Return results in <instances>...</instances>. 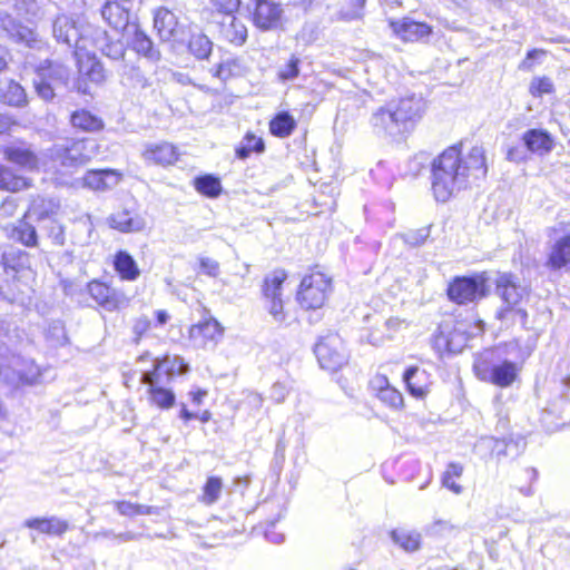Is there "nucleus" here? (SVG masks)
<instances>
[{
	"instance_id": "1",
	"label": "nucleus",
	"mask_w": 570,
	"mask_h": 570,
	"mask_svg": "<svg viewBox=\"0 0 570 570\" xmlns=\"http://www.w3.org/2000/svg\"><path fill=\"white\" fill-rule=\"evenodd\" d=\"M488 167L484 149L471 148L465 157L458 147L445 149L432 164V190L438 202H446L456 191L465 188L470 179L485 177Z\"/></svg>"
},
{
	"instance_id": "2",
	"label": "nucleus",
	"mask_w": 570,
	"mask_h": 570,
	"mask_svg": "<svg viewBox=\"0 0 570 570\" xmlns=\"http://www.w3.org/2000/svg\"><path fill=\"white\" fill-rule=\"evenodd\" d=\"M97 144L91 139L76 140L70 144L55 145L45 151L48 165L45 171L61 175L72 174L86 165L96 155Z\"/></svg>"
},
{
	"instance_id": "3",
	"label": "nucleus",
	"mask_w": 570,
	"mask_h": 570,
	"mask_svg": "<svg viewBox=\"0 0 570 570\" xmlns=\"http://www.w3.org/2000/svg\"><path fill=\"white\" fill-rule=\"evenodd\" d=\"M473 372L479 380L504 389L517 380L519 367L511 361H501L495 350H484L475 355Z\"/></svg>"
},
{
	"instance_id": "4",
	"label": "nucleus",
	"mask_w": 570,
	"mask_h": 570,
	"mask_svg": "<svg viewBox=\"0 0 570 570\" xmlns=\"http://www.w3.org/2000/svg\"><path fill=\"white\" fill-rule=\"evenodd\" d=\"M332 292V278L315 271L305 275L301 282L297 299L306 309L321 308Z\"/></svg>"
},
{
	"instance_id": "5",
	"label": "nucleus",
	"mask_w": 570,
	"mask_h": 570,
	"mask_svg": "<svg viewBox=\"0 0 570 570\" xmlns=\"http://www.w3.org/2000/svg\"><path fill=\"white\" fill-rule=\"evenodd\" d=\"M314 353L322 368L336 372L348 360L342 337L337 334L323 336L315 345Z\"/></svg>"
},
{
	"instance_id": "6",
	"label": "nucleus",
	"mask_w": 570,
	"mask_h": 570,
	"mask_svg": "<svg viewBox=\"0 0 570 570\" xmlns=\"http://www.w3.org/2000/svg\"><path fill=\"white\" fill-rule=\"evenodd\" d=\"M474 330L475 332L469 333L463 322H458L453 327L445 322L440 325L439 333L435 335V342L439 347L445 348L452 353H458L463 348L470 336L476 335L483 331L482 322L476 324Z\"/></svg>"
},
{
	"instance_id": "7",
	"label": "nucleus",
	"mask_w": 570,
	"mask_h": 570,
	"mask_svg": "<svg viewBox=\"0 0 570 570\" xmlns=\"http://www.w3.org/2000/svg\"><path fill=\"white\" fill-rule=\"evenodd\" d=\"M449 298L456 304H468L485 296L483 277H456L448 287Z\"/></svg>"
},
{
	"instance_id": "8",
	"label": "nucleus",
	"mask_w": 570,
	"mask_h": 570,
	"mask_svg": "<svg viewBox=\"0 0 570 570\" xmlns=\"http://www.w3.org/2000/svg\"><path fill=\"white\" fill-rule=\"evenodd\" d=\"M3 157L9 163L26 171L45 170V165H48V161L45 159V153L38 155L24 144L4 147Z\"/></svg>"
},
{
	"instance_id": "9",
	"label": "nucleus",
	"mask_w": 570,
	"mask_h": 570,
	"mask_svg": "<svg viewBox=\"0 0 570 570\" xmlns=\"http://www.w3.org/2000/svg\"><path fill=\"white\" fill-rule=\"evenodd\" d=\"M52 32L57 41L63 42L69 47L73 46L76 48L75 51H80L86 48L85 43H80L85 41V38L80 33L79 26L69 16H58L53 21Z\"/></svg>"
},
{
	"instance_id": "10",
	"label": "nucleus",
	"mask_w": 570,
	"mask_h": 570,
	"mask_svg": "<svg viewBox=\"0 0 570 570\" xmlns=\"http://www.w3.org/2000/svg\"><path fill=\"white\" fill-rule=\"evenodd\" d=\"M88 292L92 299L106 311H116L127 305L126 295L101 282L94 281L88 284Z\"/></svg>"
},
{
	"instance_id": "11",
	"label": "nucleus",
	"mask_w": 570,
	"mask_h": 570,
	"mask_svg": "<svg viewBox=\"0 0 570 570\" xmlns=\"http://www.w3.org/2000/svg\"><path fill=\"white\" fill-rule=\"evenodd\" d=\"M402 127L407 122L419 120L425 110V101L421 96H406L400 100L390 101Z\"/></svg>"
},
{
	"instance_id": "12",
	"label": "nucleus",
	"mask_w": 570,
	"mask_h": 570,
	"mask_svg": "<svg viewBox=\"0 0 570 570\" xmlns=\"http://www.w3.org/2000/svg\"><path fill=\"white\" fill-rule=\"evenodd\" d=\"M370 122L379 135L395 136L403 129L390 102L376 109L372 114Z\"/></svg>"
},
{
	"instance_id": "13",
	"label": "nucleus",
	"mask_w": 570,
	"mask_h": 570,
	"mask_svg": "<svg viewBox=\"0 0 570 570\" xmlns=\"http://www.w3.org/2000/svg\"><path fill=\"white\" fill-rule=\"evenodd\" d=\"M155 373H142L141 381L148 385L149 400L153 404L163 410L170 409L176 400L175 393L163 386V379L156 377Z\"/></svg>"
},
{
	"instance_id": "14",
	"label": "nucleus",
	"mask_w": 570,
	"mask_h": 570,
	"mask_svg": "<svg viewBox=\"0 0 570 570\" xmlns=\"http://www.w3.org/2000/svg\"><path fill=\"white\" fill-rule=\"evenodd\" d=\"M254 22L262 30L275 29L279 26L283 10L278 3L269 0H254Z\"/></svg>"
},
{
	"instance_id": "15",
	"label": "nucleus",
	"mask_w": 570,
	"mask_h": 570,
	"mask_svg": "<svg viewBox=\"0 0 570 570\" xmlns=\"http://www.w3.org/2000/svg\"><path fill=\"white\" fill-rule=\"evenodd\" d=\"M223 334L224 328L215 318L200 322L189 328V338L198 347H206L209 343L216 344Z\"/></svg>"
},
{
	"instance_id": "16",
	"label": "nucleus",
	"mask_w": 570,
	"mask_h": 570,
	"mask_svg": "<svg viewBox=\"0 0 570 570\" xmlns=\"http://www.w3.org/2000/svg\"><path fill=\"white\" fill-rule=\"evenodd\" d=\"M121 174L114 169L88 170L82 178V185L89 189L105 191L119 184Z\"/></svg>"
},
{
	"instance_id": "17",
	"label": "nucleus",
	"mask_w": 570,
	"mask_h": 570,
	"mask_svg": "<svg viewBox=\"0 0 570 570\" xmlns=\"http://www.w3.org/2000/svg\"><path fill=\"white\" fill-rule=\"evenodd\" d=\"M497 292L509 307L517 306L527 294L525 287H522L511 274L499 275Z\"/></svg>"
},
{
	"instance_id": "18",
	"label": "nucleus",
	"mask_w": 570,
	"mask_h": 570,
	"mask_svg": "<svg viewBox=\"0 0 570 570\" xmlns=\"http://www.w3.org/2000/svg\"><path fill=\"white\" fill-rule=\"evenodd\" d=\"M125 32L131 36L128 43L138 55L154 62L160 59V52L155 49L151 39L137 24L131 23Z\"/></svg>"
},
{
	"instance_id": "19",
	"label": "nucleus",
	"mask_w": 570,
	"mask_h": 570,
	"mask_svg": "<svg viewBox=\"0 0 570 570\" xmlns=\"http://www.w3.org/2000/svg\"><path fill=\"white\" fill-rule=\"evenodd\" d=\"M128 3V1H107L101 9L102 18L114 29H125L127 31L128 27L131 26L129 23L130 8Z\"/></svg>"
},
{
	"instance_id": "20",
	"label": "nucleus",
	"mask_w": 570,
	"mask_h": 570,
	"mask_svg": "<svg viewBox=\"0 0 570 570\" xmlns=\"http://www.w3.org/2000/svg\"><path fill=\"white\" fill-rule=\"evenodd\" d=\"M393 32L404 41H417L429 36L431 28L422 22L410 18H403L397 21H390Z\"/></svg>"
},
{
	"instance_id": "21",
	"label": "nucleus",
	"mask_w": 570,
	"mask_h": 570,
	"mask_svg": "<svg viewBox=\"0 0 570 570\" xmlns=\"http://www.w3.org/2000/svg\"><path fill=\"white\" fill-rule=\"evenodd\" d=\"M403 380L410 394L414 397L423 399L430 392L432 384L431 375L424 368L417 366L409 367L403 374Z\"/></svg>"
},
{
	"instance_id": "22",
	"label": "nucleus",
	"mask_w": 570,
	"mask_h": 570,
	"mask_svg": "<svg viewBox=\"0 0 570 570\" xmlns=\"http://www.w3.org/2000/svg\"><path fill=\"white\" fill-rule=\"evenodd\" d=\"M108 224L120 233H138L145 228L146 220L140 215L124 209L112 213L108 217Z\"/></svg>"
},
{
	"instance_id": "23",
	"label": "nucleus",
	"mask_w": 570,
	"mask_h": 570,
	"mask_svg": "<svg viewBox=\"0 0 570 570\" xmlns=\"http://www.w3.org/2000/svg\"><path fill=\"white\" fill-rule=\"evenodd\" d=\"M0 28L10 39L17 42H23L29 47H32L37 41L36 33L31 28L19 23L8 13L0 16Z\"/></svg>"
},
{
	"instance_id": "24",
	"label": "nucleus",
	"mask_w": 570,
	"mask_h": 570,
	"mask_svg": "<svg viewBox=\"0 0 570 570\" xmlns=\"http://www.w3.org/2000/svg\"><path fill=\"white\" fill-rule=\"evenodd\" d=\"M77 59L79 72L86 76L90 81L99 83L105 79V70L95 55L89 53L86 48L80 51H73Z\"/></svg>"
},
{
	"instance_id": "25",
	"label": "nucleus",
	"mask_w": 570,
	"mask_h": 570,
	"mask_svg": "<svg viewBox=\"0 0 570 570\" xmlns=\"http://www.w3.org/2000/svg\"><path fill=\"white\" fill-rule=\"evenodd\" d=\"M219 33L228 42L240 46L247 38L246 26L234 14H225L218 21Z\"/></svg>"
},
{
	"instance_id": "26",
	"label": "nucleus",
	"mask_w": 570,
	"mask_h": 570,
	"mask_svg": "<svg viewBox=\"0 0 570 570\" xmlns=\"http://www.w3.org/2000/svg\"><path fill=\"white\" fill-rule=\"evenodd\" d=\"M154 28L161 41H170L178 33V20L168 9L159 8L154 16Z\"/></svg>"
},
{
	"instance_id": "27",
	"label": "nucleus",
	"mask_w": 570,
	"mask_h": 570,
	"mask_svg": "<svg viewBox=\"0 0 570 570\" xmlns=\"http://www.w3.org/2000/svg\"><path fill=\"white\" fill-rule=\"evenodd\" d=\"M188 371V365L184 363V360L177 355L174 356H165L161 360H157L154 370L147 371L146 373H155L156 377L163 379L166 377L169 381L173 376L177 374H185Z\"/></svg>"
},
{
	"instance_id": "28",
	"label": "nucleus",
	"mask_w": 570,
	"mask_h": 570,
	"mask_svg": "<svg viewBox=\"0 0 570 570\" xmlns=\"http://www.w3.org/2000/svg\"><path fill=\"white\" fill-rule=\"evenodd\" d=\"M24 527L49 535H61L68 530L69 524L66 520L50 517L28 519L24 521Z\"/></svg>"
},
{
	"instance_id": "29",
	"label": "nucleus",
	"mask_w": 570,
	"mask_h": 570,
	"mask_svg": "<svg viewBox=\"0 0 570 570\" xmlns=\"http://www.w3.org/2000/svg\"><path fill=\"white\" fill-rule=\"evenodd\" d=\"M570 264V233L559 238L551 247L547 266L551 269H561Z\"/></svg>"
},
{
	"instance_id": "30",
	"label": "nucleus",
	"mask_w": 570,
	"mask_h": 570,
	"mask_svg": "<svg viewBox=\"0 0 570 570\" xmlns=\"http://www.w3.org/2000/svg\"><path fill=\"white\" fill-rule=\"evenodd\" d=\"M144 158L157 165L167 166L177 160L176 148L168 142L150 145L144 151Z\"/></svg>"
},
{
	"instance_id": "31",
	"label": "nucleus",
	"mask_w": 570,
	"mask_h": 570,
	"mask_svg": "<svg viewBox=\"0 0 570 570\" xmlns=\"http://www.w3.org/2000/svg\"><path fill=\"white\" fill-rule=\"evenodd\" d=\"M95 46L108 58L119 60L125 57L126 49L121 41H112L104 30H96Z\"/></svg>"
},
{
	"instance_id": "32",
	"label": "nucleus",
	"mask_w": 570,
	"mask_h": 570,
	"mask_svg": "<svg viewBox=\"0 0 570 570\" xmlns=\"http://www.w3.org/2000/svg\"><path fill=\"white\" fill-rule=\"evenodd\" d=\"M114 266L120 278L124 281L134 282L140 275L136 261L125 250H119L115 255Z\"/></svg>"
},
{
	"instance_id": "33",
	"label": "nucleus",
	"mask_w": 570,
	"mask_h": 570,
	"mask_svg": "<svg viewBox=\"0 0 570 570\" xmlns=\"http://www.w3.org/2000/svg\"><path fill=\"white\" fill-rule=\"evenodd\" d=\"M6 371L7 368L4 366H0V375L14 384H35L39 381L41 375L39 366L33 362H28L23 367L16 368L12 377L9 376Z\"/></svg>"
},
{
	"instance_id": "34",
	"label": "nucleus",
	"mask_w": 570,
	"mask_h": 570,
	"mask_svg": "<svg viewBox=\"0 0 570 570\" xmlns=\"http://www.w3.org/2000/svg\"><path fill=\"white\" fill-rule=\"evenodd\" d=\"M523 142L531 153H548L552 148L550 136L541 129H530L523 134Z\"/></svg>"
},
{
	"instance_id": "35",
	"label": "nucleus",
	"mask_w": 570,
	"mask_h": 570,
	"mask_svg": "<svg viewBox=\"0 0 570 570\" xmlns=\"http://www.w3.org/2000/svg\"><path fill=\"white\" fill-rule=\"evenodd\" d=\"M287 278V273L284 269H275L266 275L263 285L264 299L282 298L283 284Z\"/></svg>"
},
{
	"instance_id": "36",
	"label": "nucleus",
	"mask_w": 570,
	"mask_h": 570,
	"mask_svg": "<svg viewBox=\"0 0 570 570\" xmlns=\"http://www.w3.org/2000/svg\"><path fill=\"white\" fill-rule=\"evenodd\" d=\"M392 541L406 552H414L420 549L421 534L406 528H397L391 531Z\"/></svg>"
},
{
	"instance_id": "37",
	"label": "nucleus",
	"mask_w": 570,
	"mask_h": 570,
	"mask_svg": "<svg viewBox=\"0 0 570 570\" xmlns=\"http://www.w3.org/2000/svg\"><path fill=\"white\" fill-rule=\"evenodd\" d=\"M59 210V203L55 199H47L43 197H37L32 200L26 216L38 220L49 218L56 215Z\"/></svg>"
},
{
	"instance_id": "38",
	"label": "nucleus",
	"mask_w": 570,
	"mask_h": 570,
	"mask_svg": "<svg viewBox=\"0 0 570 570\" xmlns=\"http://www.w3.org/2000/svg\"><path fill=\"white\" fill-rule=\"evenodd\" d=\"M0 101L10 106L21 107L27 102V95L19 83L12 80L3 83L0 81Z\"/></svg>"
},
{
	"instance_id": "39",
	"label": "nucleus",
	"mask_w": 570,
	"mask_h": 570,
	"mask_svg": "<svg viewBox=\"0 0 570 570\" xmlns=\"http://www.w3.org/2000/svg\"><path fill=\"white\" fill-rule=\"evenodd\" d=\"M38 77L57 87L65 86L69 79V71L63 65L49 62L39 69Z\"/></svg>"
},
{
	"instance_id": "40",
	"label": "nucleus",
	"mask_w": 570,
	"mask_h": 570,
	"mask_svg": "<svg viewBox=\"0 0 570 570\" xmlns=\"http://www.w3.org/2000/svg\"><path fill=\"white\" fill-rule=\"evenodd\" d=\"M29 186V180L20 175H17L3 165H0V189L9 191H19Z\"/></svg>"
},
{
	"instance_id": "41",
	"label": "nucleus",
	"mask_w": 570,
	"mask_h": 570,
	"mask_svg": "<svg viewBox=\"0 0 570 570\" xmlns=\"http://www.w3.org/2000/svg\"><path fill=\"white\" fill-rule=\"evenodd\" d=\"M70 121L75 128L85 131H97L104 126L100 118L83 109L75 111Z\"/></svg>"
},
{
	"instance_id": "42",
	"label": "nucleus",
	"mask_w": 570,
	"mask_h": 570,
	"mask_svg": "<svg viewBox=\"0 0 570 570\" xmlns=\"http://www.w3.org/2000/svg\"><path fill=\"white\" fill-rule=\"evenodd\" d=\"M188 50L195 58L204 60L209 57L213 50V42L207 36L203 33H196L193 35L189 39Z\"/></svg>"
},
{
	"instance_id": "43",
	"label": "nucleus",
	"mask_w": 570,
	"mask_h": 570,
	"mask_svg": "<svg viewBox=\"0 0 570 570\" xmlns=\"http://www.w3.org/2000/svg\"><path fill=\"white\" fill-rule=\"evenodd\" d=\"M295 126L296 122L288 112H281L271 120L269 130L274 136L284 138L293 132Z\"/></svg>"
},
{
	"instance_id": "44",
	"label": "nucleus",
	"mask_w": 570,
	"mask_h": 570,
	"mask_svg": "<svg viewBox=\"0 0 570 570\" xmlns=\"http://www.w3.org/2000/svg\"><path fill=\"white\" fill-rule=\"evenodd\" d=\"M243 72L242 61L237 58H229L222 61L213 72V76L222 81H226L232 77Z\"/></svg>"
},
{
	"instance_id": "45",
	"label": "nucleus",
	"mask_w": 570,
	"mask_h": 570,
	"mask_svg": "<svg viewBox=\"0 0 570 570\" xmlns=\"http://www.w3.org/2000/svg\"><path fill=\"white\" fill-rule=\"evenodd\" d=\"M195 188L197 191L208 197H217L222 191L219 179L212 175H205L196 178Z\"/></svg>"
},
{
	"instance_id": "46",
	"label": "nucleus",
	"mask_w": 570,
	"mask_h": 570,
	"mask_svg": "<svg viewBox=\"0 0 570 570\" xmlns=\"http://www.w3.org/2000/svg\"><path fill=\"white\" fill-rule=\"evenodd\" d=\"M462 473L463 466L461 464L454 462L449 463L442 475V484L453 493L460 494L462 487L454 481V478H460Z\"/></svg>"
},
{
	"instance_id": "47",
	"label": "nucleus",
	"mask_w": 570,
	"mask_h": 570,
	"mask_svg": "<svg viewBox=\"0 0 570 570\" xmlns=\"http://www.w3.org/2000/svg\"><path fill=\"white\" fill-rule=\"evenodd\" d=\"M222 489H223V481L220 478H218V476L208 478L207 482L203 489L202 501L208 505L215 503L220 497Z\"/></svg>"
},
{
	"instance_id": "48",
	"label": "nucleus",
	"mask_w": 570,
	"mask_h": 570,
	"mask_svg": "<svg viewBox=\"0 0 570 570\" xmlns=\"http://www.w3.org/2000/svg\"><path fill=\"white\" fill-rule=\"evenodd\" d=\"M13 9L20 17L32 21L39 18L40 7L36 0H14Z\"/></svg>"
},
{
	"instance_id": "49",
	"label": "nucleus",
	"mask_w": 570,
	"mask_h": 570,
	"mask_svg": "<svg viewBox=\"0 0 570 570\" xmlns=\"http://www.w3.org/2000/svg\"><path fill=\"white\" fill-rule=\"evenodd\" d=\"M13 237L28 247L37 245V232L32 225L28 223H20L13 230Z\"/></svg>"
},
{
	"instance_id": "50",
	"label": "nucleus",
	"mask_w": 570,
	"mask_h": 570,
	"mask_svg": "<svg viewBox=\"0 0 570 570\" xmlns=\"http://www.w3.org/2000/svg\"><path fill=\"white\" fill-rule=\"evenodd\" d=\"M115 505L117 511L126 517L142 515L150 513L149 507L131 503L129 501H116Z\"/></svg>"
},
{
	"instance_id": "51",
	"label": "nucleus",
	"mask_w": 570,
	"mask_h": 570,
	"mask_svg": "<svg viewBox=\"0 0 570 570\" xmlns=\"http://www.w3.org/2000/svg\"><path fill=\"white\" fill-rule=\"evenodd\" d=\"M554 86L548 77H535L531 80L529 91L533 97L553 92Z\"/></svg>"
},
{
	"instance_id": "52",
	"label": "nucleus",
	"mask_w": 570,
	"mask_h": 570,
	"mask_svg": "<svg viewBox=\"0 0 570 570\" xmlns=\"http://www.w3.org/2000/svg\"><path fill=\"white\" fill-rule=\"evenodd\" d=\"M292 389V381H277L271 387L269 397L276 403H283Z\"/></svg>"
},
{
	"instance_id": "53",
	"label": "nucleus",
	"mask_w": 570,
	"mask_h": 570,
	"mask_svg": "<svg viewBox=\"0 0 570 570\" xmlns=\"http://www.w3.org/2000/svg\"><path fill=\"white\" fill-rule=\"evenodd\" d=\"M377 397L393 409H400L403 405L402 394L394 387L390 386L383 391H380Z\"/></svg>"
},
{
	"instance_id": "54",
	"label": "nucleus",
	"mask_w": 570,
	"mask_h": 570,
	"mask_svg": "<svg viewBox=\"0 0 570 570\" xmlns=\"http://www.w3.org/2000/svg\"><path fill=\"white\" fill-rule=\"evenodd\" d=\"M265 306L275 323L282 324L286 320L283 298L267 299Z\"/></svg>"
},
{
	"instance_id": "55",
	"label": "nucleus",
	"mask_w": 570,
	"mask_h": 570,
	"mask_svg": "<svg viewBox=\"0 0 570 570\" xmlns=\"http://www.w3.org/2000/svg\"><path fill=\"white\" fill-rule=\"evenodd\" d=\"M430 236V227H422L415 230H409L403 235V239L411 246L422 245Z\"/></svg>"
},
{
	"instance_id": "56",
	"label": "nucleus",
	"mask_w": 570,
	"mask_h": 570,
	"mask_svg": "<svg viewBox=\"0 0 570 570\" xmlns=\"http://www.w3.org/2000/svg\"><path fill=\"white\" fill-rule=\"evenodd\" d=\"M299 59L295 56H293L289 61L279 69L278 71V78L283 81L286 80H293L295 79L299 73Z\"/></svg>"
},
{
	"instance_id": "57",
	"label": "nucleus",
	"mask_w": 570,
	"mask_h": 570,
	"mask_svg": "<svg viewBox=\"0 0 570 570\" xmlns=\"http://www.w3.org/2000/svg\"><path fill=\"white\" fill-rule=\"evenodd\" d=\"M199 271L210 277H216L219 273V263L210 257L200 256L198 258Z\"/></svg>"
},
{
	"instance_id": "58",
	"label": "nucleus",
	"mask_w": 570,
	"mask_h": 570,
	"mask_svg": "<svg viewBox=\"0 0 570 570\" xmlns=\"http://www.w3.org/2000/svg\"><path fill=\"white\" fill-rule=\"evenodd\" d=\"M213 6L218 10V13L223 16L225 14H234L239 8L240 0H210Z\"/></svg>"
},
{
	"instance_id": "59",
	"label": "nucleus",
	"mask_w": 570,
	"mask_h": 570,
	"mask_svg": "<svg viewBox=\"0 0 570 570\" xmlns=\"http://www.w3.org/2000/svg\"><path fill=\"white\" fill-rule=\"evenodd\" d=\"M35 87L38 95L43 100H51L55 97V90L57 86L52 85L51 82L45 81L43 79L39 78V80L35 81Z\"/></svg>"
},
{
	"instance_id": "60",
	"label": "nucleus",
	"mask_w": 570,
	"mask_h": 570,
	"mask_svg": "<svg viewBox=\"0 0 570 570\" xmlns=\"http://www.w3.org/2000/svg\"><path fill=\"white\" fill-rule=\"evenodd\" d=\"M430 532L436 535H450L458 531L456 527L451 524L449 521L438 520L433 522L430 528Z\"/></svg>"
},
{
	"instance_id": "61",
	"label": "nucleus",
	"mask_w": 570,
	"mask_h": 570,
	"mask_svg": "<svg viewBox=\"0 0 570 570\" xmlns=\"http://www.w3.org/2000/svg\"><path fill=\"white\" fill-rule=\"evenodd\" d=\"M385 327L387 330V336H392L393 333L407 327V322L400 317H390L385 321Z\"/></svg>"
},
{
	"instance_id": "62",
	"label": "nucleus",
	"mask_w": 570,
	"mask_h": 570,
	"mask_svg": "<svg viewBox=\"0 0 570 570\" xmlns=\"http://www.w3.org/2000/svg\"><path fill=\"white\" fill-rule=\"evenodd\" d=\"M17 212V203L12 197H8L0 206V220L2 218L11 217Z\"/></svg>"
},
{
	"instance_id": "63",
	"label": "nucleus",
	"mask_w": 570,
	"mask_h": 570,
	"mask_svg": "<svg viewBox=\"0 0 570 570\" xmlns=\"http://www.w3.org/2000/svg\"><path fill=\"white\" fill-rule=\"evenodd\" d=\"M243 141L247 146V149H250L255 153H262L264 150L263 139L259 137H256L255 135L247 134Z\"/></svg>"
},
{
	"instance_id": "64",
	"label": "nucleus",
	"mask_w": 570,
	"mask_h": 570,
	"mask_svg": "<svg viewBox=\"0 0 570 570\" xmlns=\"http://www.w3.org/2000/svg\"><path fill=\"white\" fill-rule=\"evenodd\" d=\"M49 237L52 239L53 244L56 245H63L65 244V229L62 225L60 224H52L49 230Z\"/></svg>"
}]
</instances>
